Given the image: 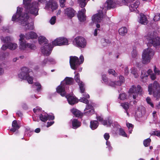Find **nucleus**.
Listing matches in <instances>:
<instances>
[{
  "mask_svg": "<svg viewBox=\"0 0 160 160\" xmlns=\"http://www.w3.org/2000/svg\"><path fill=\"white\" fill-rule=\"evenodd\" d=\"M23 8L19 7L17 8V11L15 14H14L12 18V21H17L20 23L23 26H27L25 27L26 30H32L34 28L33 24H29L28 20L29 16L27 13H22Z\"/></svg>",
  "mask_w": 160,
  "mask_h": 160,
  "instance_id": "nucleus-1",
  "label": "nucleus"
},
{
  "mask_svg": "<svg viewBox=\"0 0 160 160\" xmlns=\"http://www.w3.org/2000/svg\"><path fill=\"white\" fill-rule=\"evenodd\" d=\"M23 3L26 13H29L35 16L38 15V4L36 2H33L31 3V0H23Z\"/></svg>",
  "mask_w": 160,
  "mask_h": 160,
  "instance_id": "nucleus-2",
  "label": "nucleus"
},
{
  "mask_svg": "<svg viewBox=\"0 0 160 160\" xmlns=\"http://www.w3.org/2000/svg\"><path fill=\"white\" fill-rule=\"evenodd\" d=\"M38 42L40 44L45 42L44 45L41 48V52L44 55L49 56L51 53L53 47L50 44H48V40L43 36H40L38 38Z\"/></svg>",
  "mask_w": 160,
  "mask_h": 160,
  "instance_id": "nucleus-3",
  "label": "nucleus"
},
{
  "mask_svg": "<svg viewBox=\"0 0 160 160\" xmlns=\"http://www.w3.org/2000/svg\"><path fill=\"white\" fill-rule=\"evenodd\" d=\"M148 91L150 95L153 93L154 97L157 98H160V84L157 81L149 84Z\"/></svg>",
  "mask_w": 160,
  "mask_h": 160,
  "instance_id": "nucleus-4",
  "label": "nucleus"
},
{
  "mask_svg": "<svg viewBox=\"0 0 160 160\" xmlns=\"http://www.w3.org/2000/svg\"><path fill=\"white\" fill-rule=\"evenodd\" d=\"M154 54V51L152 49L148 48L144 50L142 56V63L147 64L149 63Z\"/></svg>",
  "mask_w": 160,
  "mask_h": 160,
  "instance_id": "nucleus-5",
  "label": "nucleus"
},
{
  "mask_svg": "<svg viewBox=\"0 0 160 160\" xmlns=\"http://www.w3.org/2000/svg\"><path fill=\"white\" fill-rule=\"evenodd\" d=\"M73 45L79 48H84L86 46L87 42L86 39L82 36H77L73 41Z\"/></svg>",
  "mask_w": 160,
  "mask_h": 160,
  "instance_id": "nucleus-6",
  "label": "nucleus"
},
{
  "mask_svg": "<svg viewBox=\"0 0 160 160\" xmlns=\"http://www.w3.org/2000/svg\"><path fill=\"white\" fill-rule=\"evenodd\" d=\"M24 35H23L20 34V49L21 50H25L28 48L31 49H35L36 48V47L34 44L29 43L26 44L25 43V41L24 40Z\"/></svg>",
  "mask_w": 160,
  "mask_h": 160,
  "instance_id": "nucleus-7",
  "label": "nucleus"
},
{
  "mask_svg": "<svg viewBox=\"0 0 160 160\" xmlns=\"http://www.w3.org/2000/svg\"><path fill=\"white\" fill-rule=\"evenodd\" d=\"M69 63L71 68L74 70H76L80 65L78 58L75 56L70 57Z\"/></svg>",
  "mask_w": 160,
  "mask_h": 160,
  "instance_id": "nucleus-8",
  "label": "nucleus"
},
{
  "mask_svg": "<svg viewBox=\"0 0 160 160\" xmlns=\"http://www.w3.org/2000/svg\"><path fill=\"white\" fill-rule=\"evenodd\" d=\"M52 44L55 46L68 45V41L66 38L61 37L56 39L52 41Z\"/></svg>",
  "mask_w": 160,
  "mask_h": 160,
  "instance_id": "nucleus-9",
  "label": "nucleus"
},
{
  "mask_svg": "<svg viewBox=\"0 0 160 160\" xmlns=\"http://www.w3.org/2000/svg\"><path fill=\"white\" fill-rule=\"evenodd\" d=\"M76 11L72 8H67L64 11V14L69 19H72L76 14Z\"/></svg>",
  "mask_w": 160,
  "mask_h": 160,
  "instance_id": "nucleus-10",
  "label": "nucleus"
},
{
  "mask_svg": "<svg viewBox=\"0 0 160 160\" xmlns=\"http://www.w3.org/2000/svg\"><path fill=\"white\" fill-rule=\"evenodd\" d=\"M21 72L18 74V77L22 79H26L29 76V69L26 67L21 69Z\"/></svg>",
  "mask_w": 160,
  "mask_h": 160,
  "instance_id": "nucleus-11",
  "label": "nucleus"
},
{
  "mask_svg": "<svg viewBox=\"0 0 160 160\" xmlns=\"http://www.w3.org/2000/svg\"><path fill=\"white\" fill-rule=\"evenodd\" d=\"M65 87V84H63L62 82H61L60 85L58 86L56 88L57 92L62 97L65 96L66 95Z\"/></svg>",
  "mask_w": 160,
  "mask_h": 160,
  "instance_id": "nucleus-12",
  "label": "nucleus"
},
{
  "mask_svg": "<svg viewBox=\"0 0 160 160\" xmlns=\"http://www.w3.org/2000/svg\"><path fill=\"white\" fill-rule=\"evenodd\" d=\"M103 14L102 11H101V12L93 15L92 17V20L95 22H100L102 18Z\"/></svg>",
  "mask_w": 160,
  "mask_h": 160,
  "instance_id": "nucleus-13",
  "label": "nucleus"
},
{
  "mask_svg": "<svg viewBox=\"0 0 160 160\" xmlns=\"http://www.w3.org/2000/svg\"><path fill=\"white\" fill-rule=\"evenodd\" d=\"M67 98L68 103L71 105H73L78 102L77 98L74 96H72L69 94L65 96Z\"/></svg>",
  "mask_w": 160,
  "mask_h": 160,
  "instance_id": "nucleus-14",
  "label": "nucleus"
},
{
  "mask_svg": "<svg viewBox=\"0 0 160 160\" xmlns=\"http://www.w3.org/2000/svg\"><path fill=\"white\" fill-rule=\"evenodd\" d=\"M85 8H82L78 12V19L81 22H84L86 19V16L85 15L86 12Z\"/></svg>",
  "mask_w": 160,
  "mask_h": 160,
  "instance_id": "nucleus-15",
  "label": "nucleus"
},
{
  "mask_svg": "<svg viewBox=\"0 0 160 160\" xmlns=\"http://www.w3.org/2000/svg\"><path fill=\"white\" fill-rule=\"evenodd\" d=\"M25 37L27 39H36L38 37V35L35 32L31 31L26 33Z\"/></svg>",
  "mask_w": 160,
  "mask_h": 160,
  "instance_id": "nucleus-16",
  "label": "nucleus"
},
{
  "mask_svg": "<svg viewBox=\"0 0 160 160\" xmlns=\"http://www.w3.org/2000/svg\"><path fill=\"white\" fill-rule=\"evenodd\" d=\"M20 127V125L18 124L17 121L16 120H14L12 123V128L10 129V130L13 132H14L19 129Z\"/></svg>",
  "mask_w": 160,
  "mask_h": 160,
  "instance_id": "nucleus-17",
  "label": "nucleus"
},
{
  "mask_svg": "<svg viewBox=\"0 0 160 160\" xmlns=\"http://www.w3.org/2000/svg\"><path fill=\"white\" fill-rule=\"evenodd\" d=\"M72 128L74 129H76L81 125V122L78 121L77 119H73L72 120Z\"/></svg>",
  "mask_w": 160,
  "mask_h": 160,
  "instance_id": "nucleus-18",
  "label": "nucleus"
},
{
  "mask_svg": "<svg viewBox=\"0 0 160 160\" xmlns=\"http://www.w3.org/2000/svg\"><path fill=\"white\" fill-rule=\"evenodd\" d=\"M129 92L131 94H133V98L134 99H135L136 97H138V94L137 92V88L135 85H132L130 88L129 90Z\"/></svg>",
  "mask_w": 160,
  "mask_h": 160,
  "instance_id": "nucleus-19",
  "label": "nucleus"
},
{
  "mask_svg": "<svg viewBox=\"0 0 160 160\" xmlns=\"http://www.w3.org/2000/svg\"><path fill=\"white\" fill-rule=\"evenodd\" d=\"M140 4V2L139 1L137 0L133 4H131L129 6L130 11H131V12H133L137 10V8Z\"/></svg>",
  "mask_w": 160,
  "mask_h": 160,
  "instance_id": "nucleus-20",
  "label": "nucleus"
},
{
  "mask_svg": "<svg viewBox=\"0 0 160 160\" xmlns=\"http://www.w3.org/2000/svg\"><path fill=\"white\" fill-rule=\"evenodd\" d=\"M73 79L72 78L66 77L64 80L62 81V83L65 84L66 87V85H71L73 84Z\"/></svg>",
  "mask_w": 160,
  "mask_h": 160,
  "instance_id": "nucleus-21",
  "label": "nucleus"
},
{
  "mask_svg": "<svg viewBox=\"0 0 160 160\" xmlns=\"http://www.w3.org/2000/svg\"><path fill=\"white\" fill-rule=\"evenodd\" d=\"M107 8L110 9L111 8H114L116 6V3L114 2L112 0H107L105 3Z\"/></svg>",
  "mask_w": 160,
  "mask_h": 160,
  "instance_id": "nucleus-22",
  "label": "nucleus"
},
{
  "mask_svg": "<svg viewBox=\"0 0 160 160\" xmlns=\"http://www.w3.org/2000/svg\"><path fill=\"white\" fill-rule=\"evenodd\" d=\"M71 112L76 117L82 118L83 116V113L76 109L73 108L72 109Z\"/></svg>",
  "mask_w": 160,
  "mask_h": 160,
  "instance_id": "nucleus-23",
  "label": "nucleus"
},
{
  "mask_svg": "<svg viewBox=\"0 0 160 160\" xmlns=\"http://www.w3.org/2000/svg\"><path fill=\"white\" fill-rule=\"evenodd\" d=\"M148 19L146 16L143 14H140L139 22L142 24L146 25L148 23Z\"/></svg>",
  "mask_w": 160,
  "mask_h": 160,
  "instance_id": "nucleus-24",
  "label": "nucleus"
},
{
  "mask_svg": "<svg viewBox=\"0 0 160 160\" xmlns=\"http://www.w3.org/2000/svg\"><path fill=\"white\" fill-rule=\"evenodd\" d=\"M150 42L151 43L154 47L157 48L160 45V40L156 38H152L150 40Z\"/></svg>",
  "mask_w": 160,
  "mask_h": 160,
  "instance_id": "nucleus-25",
  "label": "nucleus"
},
{
  "mask_svg": "<svg viewBox=\"0 0 160 160\" xmlns=\"http://www.w3.org/2000/svg\"><path fill=\"white\" fill-rule=\"evenodd\" d=\"M99 123L97 120L91 121L90 122V127L92 130H95L98 127Z\"/></svg>",
  "mask_w": 160,
  "mask_h": 160,
  "instance_id": "nucleus-26",
  "label": "nucleus"
},
{
  "mask_svg": "<svg viewBox=\"0 0 160 160\" xmlns=\"http://www.w3.org/2000/svg\"><path fill=\"white\" fill-rule=\"evenodd\" d=\"M148 75L144 72L142 71L141 78V80L144 82H146L148 79Z\"/></svg>",
  "mask_w": 160,
  "mask_h": 160,
  "instance_id": "nucleus-27",
  "label": "nucleus"
},
{
  "mask_svg": "<svg viewBox=\"0 0 160 160\" xmlns=\"http://www.w3.org/2000/svg\"><path fill=\"white\" fill-rule=\"evenodd\" d=\"M127 29L125 27H122L119 28L118 30V32L119 34L122 36L125 35L127 33Z\"/></svg>",
  "mask_w": 160,
  "mask_h": 160,
  "instance_id": "nucleus-28",
  "label": "nucleus"
},
{
  "mask_svg": "<svg viewBox=\"0 0 160 160\" xmlns=\"http://www.w3.org/2000/svg\"><path fill=\"white\" fill-rule=\"evenodd\" d=\"M101 122L102 124L104 125H106L108 124L110 126H111L112 123V121L111 118L109 117H108L107 118V120H103V121H102Z\"/></svg>",
  "mask_w": 160,
  "mask_h": 160,
  "instance_id": "nucleus-29",
  "label": "nucleus"
},
{
  "mask_svg": "<svg viewBox=\"0 0 160 160\" xmlns=\"http://www.w3.org/2000/svg\"><path fill=\"white\" fill-rule=\"evenodd\" d=\"M78 84L79 86L80 92L82 93H84L85 90V84L84 83L82 82H81L78 83Z\"/></svg>",
  "mask_w": 160,
  "mask_h": 160,
  "instance_id": "nucleus-30",
  "label": "nucleus"
},
{
  "mask_svg": "<svg viewBox=\"0 0 160 160\" xmlns=\"http://www.w3.org/2000/svg\"><path fill=\"white\" fill-rule=\"evenodd\" d=\"M111 44V41L109 40L104 39L102 42V45L103 47H107Z\"/></svg>",
  "mask_w": 160,
  "mask_h": 160,
  "instance_id": "nucleus-31",
  "label": "nucleus"
},
{
  "mask_svg": "<svg viewBox=\"0 0 160 160\" xmlns=\"http://www.w3.org/2000/svg\"><path fill=\"white\" fill-rule=\"evenodd\" d=\"M17 45L15 43H8V47L9 49L12 50L15 49L17 47Z\"/></svg>",
  "mask_w": 160,
  "mask_h": 160,
  "instance_id": "nucleus-32",
  "label": "nucleus"
},
{
  "mask_svg": "<svg viewBox=\"0 0 160 160\" xmlns=\"http://www.w3.org/2000/svg\"><path fill=\"white\" fill-rule=\"evenodd\" d=\"M1 39L2 41L5 43H9L11 41V38L10 37L8 36L6 37L5 38L2 37H1Z\"/></svg>",
  "mask_w": 160,
  "mask_h": 160,
  "instance_id": "nucleus-33",
  "label": "nucleus"
},
{
  "mask_svg": "<svg viewBox=\"0 0 160 160\" xmlns=\"http://www.w3.org/2000/svg\"><path fill=\"white\" fill-rule=\"evenodd\" d=\"M39 118L40 120L43 122H45L48 120L47 115H46L44 113L40 114Z\"/></svg>",
  "mask_w": 160,
  "mask_h": 160,
  "instance_id": "nucleus-34",
  "label": "nucleus"
},
{
  "mask_svg": "<svg viewBox=\"0 0 160 160\" xmlns=\"http://www.w3.org/2000/svg\"><path fill=\"white\" fill-rule=\"evenodd\" d=\"M131 73L133 75L134 77L138 78V74L137 69L135 68H132L131 69Z\"/></svg>",
  "mask_w": 160,
  "mask_h": 160,
  "instance_id": "nucleus-35",
  "label": "nucleus"
},
{
  "mask_svg": "<svg viewBox=\"0 0 160 160\" xmlns=\"http://www.w3.org/2000/svg\"><path fill=\"white\" fill-rule=\"evenodd\" d=\"M78 2L82 8L84 7L87 4L86 0H78Z\"/></svg>",
  "mask_w": 160,
  "mask_h": 160,
  "instance_id": "nucleus-36",
  "label": "nucleus"
},
{
  "mask_svg": "<svg viewBox=\"0 0 160 160\" xmlns=\"http://www.w3.org/2000/svg\"><path fill=\"white\" fill-rule=\"evenodd\" d=\"M151 141V139L149 138L144 140L143 141V144L144 146L146 147L149 146Z\"/></svg>",
  "mask_w": 160,
  "mask_h": 160,
  "instance_id": "nucleus-37",
  "label": "nucleus"
},
{
  "mask_svg": "<svg viewBox=\"0 0 160 160\" xmlns=\"http://www.w3.org/2000/svg\"><path fill=\"white\" fill-rule=\"evenodd\" d=\"M94 109H91L87 112H84L83 113V115H84L87 116H90L94 114Z\"/></svg>",
  "mask_w": 160,
  "mask_h": 160,
  "instance_id": "nucleus-38",
  "label": "nucleus"
},
{
  "mask_svg": "<svg viewBox=\"0 0 160 160\" xmlns=\"http://www.w3.org/2000/svg\"><path fill=\"white\" fill-rule=\"evenodd\" d=\"M121 106L123 107V108L125 109L126 112H127L129 106L128 103L125 102L122 103L121 104Z\"/></svg>",
  "mask_w": 160,
  "mask_h": 160,
  "instance_id": "nucleus-39",
  "label": "nucleus"
},
{
  "mask_svg": "<svg viewBox=\"0 0 160 160\" xmlns=\"http://www.w3.org/2000/svg\"><path fill=\"white\" fill-rule=\"evenodd\" d=\"M119 134L124 137H127V135L123 129L120 128L119 129Z\"/></svg>",
  "mask_w": 160,
  "mask_h": 160,
  "instance_id": "nucleus-40",
  "label": "nucleus"
},
{
  "mask_svg": "<svg viewBox=\"0 0 160 160\" xmlns=\"http://www.w3.org/2000/svg\"><path fill=\"white\" fill-rule=\"evenodd\" d=\"M74 79L76 82L78 83L81 82L82 81H80V78L79 74L78 73L76 74L74 76Z\"/></svg>",
  "mask_w": 160,
  "mask_h": 160,
  "instance_id": "nucleus-41",
  "label": "nucleus"
},
{
  "mask_svg": "<svg viewBox=\"0 0 160 160\" xmlns=\"http://www.w3.org/2000/svg\"><path fill=\"white\" fill-rule=\"evenodd\" d=\"M127 95L125 93H121L119 94L118 98L121 100H124L127 98Z\"/></svg>",
  "mask_w": 160,
  "mask_h": 160,
  "instance_id": "nucleus-42",
  "label": "nucleus"
},
{
  "mask_svg": "<svg viewBox=\"0 0 160 160\" xmlns=\"http://www.w3.org/2000/svg\"><path fill=\"white\" fill-rule=\"evenodd\" d=\"M58 7V5L57 3L53 2V3L51 6V8L52 10H55Z\"/></svg>",
  "mask_w": 160,
  "mask_h": 160,
  "instance_id": "nucleus-43",
  "label": "nucleus"
},
{
  "mask_svg": "<svg viewBox=\"0 0 160 160\" xmlns=\"http://www.w3.org/2000/svg\"><path fill=\"white\" fill-rule=\"evenodd\" d=\"M154 21H157L160 20V13H157L155 15L153 18Z\"/></svg>",
  "mask_w": 160,
  "mask_h": 160,
  "instance_id": "nucleus-44",
  "label": "nucleus"
},
{
  "mask_svg": "<svg viewBox=\"0 0 160 160\" xmlns=\"http://www.w3.org/2000/svg\"><path fill=\"white\" fill-rule=\"evenodd\" d=\"M79 101L86 104L89 103L88 100L86 98L83 97L79 99Z\"/></svg>",
  "mask_w": 160,
  "mask_h": 160,
  "instance_id": "nucleus-45",
  "label": "nucleus"
},
{
  "mask_svg": "<svg viewBox=\"0 0 160 160\" xmlns=\"http://www.w3.org/2000/svg\"><path fill=\"white\" fill-rule=\"evenodd\" d=\"M146 100L147 103L150 105L153 108L154 107V105L151 102V99L149 97H148L146 99Z\"/></svg>",
  "mask_w": 160,
  "mask_h": 160,
  "instance_id": "nucleus-46",
  "label": "nucleus"
},
{
  "mask_svg": "<svg viewBox=\"0 0 160 160\" xmlns=\"http://www.w3.org/2000/svg\"><path fill=\"white\" fill-rule=\"evenodd\" d=\"M56 17L55 16L52 17L50 20V23L52 25L54 24L56 22Z\"/></svg>",
  "mask_w": 160,
  "mask_h": 160,
  "instance_id": "nucleus-47",
  "label": "nucleus"
},
{
  "mask_svg": "<svg viewBox=\"0 0 160 160\" xmlns=\"http://www.w3.org/2000/svg\"><path fill=\"white\" fill-rule=\"evenodd\" d=\"M34 85L37 87V90L38 91L41 90L42 86L40 83L38 82H36L35 83Z\"/></svg>",
  "mask_w": 160,
  "mask_h": 160,
  "instance_id": "nucleus-48",
  "label": "nucleus"
},
{
  "mask_svg": "<svg viewBox=\"0 0 160 160\" xmlns=\"http://www.w3.org/2000/svg\"><path fill=\"white\" fill-rule=\"evenodd\" d=\"M94 109L93 107L91 105L89 104V103L87 104L86 108L84 110V111L88 110L89 109Z\"/></svg>",
  "mask_w": 160,
  "mask_h": 160,
  "instance_id": "nucleus-49",
  "label": "nucleus"
},
{
  "mask_svg": "<svg viewBox=\"0 0 160 160\" xmlns=\"http://www.w3.org/2000/svg\"><path fill=\"white\" fill-rule=\"evenodd\" d=\"M142 91V88L139 85H138L137 86V92L138 94H138H141V92Z\"/></svg>",
  "mask_w": 160,
  "mask_h": 160,
  "instance_id": "nucleus-50",
  "label": "nucleus"
},
{
  "mask_svg": "<svg viewBox=\"0 0 160 160\" xmlns=\"http://www.w3.org/2000/svg\"><path fill=\"white\" fill-rule=\"evenodd\" d=\"M106 145H107V147L108 148L109 151H111L112 149V147L111 145L110 142L108 141H107L106 142Z\"/></svg>",
  "mask_w": 160,
  "mask_h": 160,
  "instance_id": "nucleus-51",
  "label": "nucleus"
},
{
  "mask_svg": "<svg viewBox=\"0 0 160 160\" xmlns=\"http://www.w3.org/2000/svg\"><path fill=\"white\" fill-rule=\"evenodd\" d=\"M108 72L109 74H112L114 76H116V74L115 71L113 69H109L108 70Z\"/></svg>",
  "mask_w": 160,
  "mask_h": 160,
  "instance_id": "nucleus-52",
  "label": "nucleus"
},
{
  "mask_svg": "<svg viewBox=\"0 0 160 160\" xmlns=\"http://www.w3.org/2000/svg\"><path fill=\"white\" fill-rule=\"evenodd\" d=\"M102 79L104 82L106 83L108 82V78L106 77V74H104L102 75Z\"/></svg>",
  "mask_w": 160,
  "mask_h": 160,
  "instance_id": "nucleus-53",
  "label": "nucleus"
},
{
  "mask_svg": "<svg viewBox=\"0 0 160 160\" xmlns=\"http://www.w3.org/2000/svg\"><path fill=\"white\" fill-rule=\"evenodd\" d=\"M27 81L29 83L32 84L33 83V78L32 77L29 76L27 78Z\"/></svg>",
  "mask_w": 160,
  "mask_h": 160,
  "instance_id": "nucleus-54",
  "label": "nucleus"
},
{
  "mask_svg": "<svg viewBox=\"0 0 160 160\" xmlns=\"http://www.w3.org/2000/svg\"><path fill=\"white\" fill-rule=\"evenodd\" d=\"M66 0H59L60 6L62 8H63L65 6V3Z\"/></svg>",
  "mask_w": 160,
  "mask_h": 160,
  "instance_id": "nucleus-55",
  "label": "nucleus"
},
{
  "mask_svg": "<svg viewBox=\"0 0 160 160\" xmlns=\"http://www.w3.org/2000/svg\"><path fill=\"white\" fill-rule=\"evenodd\" d=\"M152 135H154L158 136H160V131H153L152 132Z\"/></svg>",
  "mask_w": 160,
  "mask_h": 160,
  "instance_id": "nucleus-56",
  "label": "nucleus"
},
{
  "mask_svg": "<svg viewBox=\"0 0 160 160\" xmlns=\"http://www.w3.org/2000/svg\"><path fill=\"white\" fill-rule=\"evenodd\" d=\"M104 138L105 140L108 141V140L110 138V135L109 133H106L104 135Z\"/></svg>",
  "mask_w": 160,
  "mask_h": 160,
  "instance_id": "nucleus-57",
  "label": "nucleus"
},
{
  "mask_svg": "<svg viewBox=\"0 0 160 160\" xmlns=\"http://www.w3.org/2000/svg\"><path fill=\"white\" fill-rule=\"evenodd\" d=\"M48 60V62L52 64H54L55 63V61L54 59L52 58H47Z\"/></svg>",
  "mask_w": 160,
  "mask_h": 160,
  "instance_id": "nucleus-58",
  "label": "nucleus"
},
{
  "mask_svg": "<svg viewBox=\"0 0 160 160\" xmlns=\"http://www.w3.org/2000/svg\"><path fill=\"white\" fill-rule=\"evenodd\" d=\"M137 53L136 50H133L132 52V57L133 58H135L136 57Z\"/></svg>",
  "mask_w": 160,
  "mask_h": 160,
  "instance_id": "nucleus-59",
  "label": "nucleus"
},
{
  "mask_svg": "<svg viewBox=\"0 0 160 160\" xmlns=\"http://www.w3.org/2000/svg\"><path fill=\"white\" fill-rule=\"evenodd\" d=\"M48 120H53L54 119V116L53 115H47Z\"/></svg>",
  "mask_w": 160,
  "mask_h": 160,
  "instance_id": "nucleus-60",
  "label": "nucleus"
},
{
  "mask_svg": "<svg viewBox=\"0 0 160 160\" xmlns=\"http://www.w3.org/2000/svg\"><path fill=\"white\" fill-rule=\"evenodd\" d=\"M154 71L155 72L156 74L158 75H159L160 73V71L155 66H154Z\"/></svg>",
  "mask_w": 160,
  "mask_h": 160,
  "instance_id": "nucleus-61",
  "label": "nucleus"
},
{
  "mask_svg": "<svg viewBox=\"0 0 160 160\" xmlns=\"http://www.w3.org/2000/svg\"><path fill=\"white\" fill-rule=\"evenodd\" d=\"M48 63V60L47 58L45 59L42 62V65L44 66L46 64Z\"/></svg>",
  "mask_w": 160,
  "mask_h": 160,
  "instance_id": "nucleus-62",
  "label": "nucleus"
},
{
  "mask_svg": "<svg viewBox=\"0 0 160 160\" xmlns=\"http://www.w3.org/2000/svg\"><path fill=\"white\" fill-rule=\"evenodd\" d=\"M115 85L117 86H121L122 83L120 81L118 80L115 81Z\"/></svg>",
  "mask_w": 160,
  "mask_h": 160,
  "instance_id": "nucleus-63",
  "label": "nucleus"
},
{
  "mask_svg": "<svg viewBox=\"0 0 160 160\" xmlns=\"http://www.w3.org/2000/svg\"><path fill=\"white\" fill-rule=\"evenodd\" d=\"M108 84L109 85L112 87H114L115 86V82L110 81L108 82Z\"/></svg>",
  "mask_w": 160,
  "mask_h": 160,
  "instance_id": "nucleus-64",
  "label": "nucleus"
}]
</instances>
